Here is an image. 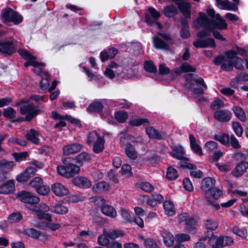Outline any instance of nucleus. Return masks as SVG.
Returning a JSON list of instances; mask_svg holds the SVG:
<instances>
[{
    "label": "nucleus",
    "mask_w": 248,
    "mask_h": 248,
    "mask_svg": "<svg viewBox=\"0 0 248 248\" xmlns=\"http://www.w3.org/2000/svg\"><path fill=\"white\" fill-rule=\"evenodd\" d=\"M147 134L150 138L160 139L162 138L161 135L157 130L153 127H149L146 129Z\"/></svg>",
    "instance_id": "3c124183"
},
{
    "label": "nucleus",
    "mask_w": 248,
    "mask_h": 248,
    "mask_svg": "<svg viewBox=\"0 0 248 248\" xmlns=\"http://www.w3.org/2000/svg\"><path fill=\"white\" fill-rule=\"evenodd\" d=\"M179 165L182 168H186L191 170L190 173L191 176L197 178H201L202 177V172L197 170L195 165L189 163L188 162L180 161Z\"/></svg>",
    "instance_id": "dca6fc26"
},
{
    "label": "nucleus",
    "mask_w": 248,
    "mask_h": 248,
    "mask_svg": "<svg viewBox=\"0 0 248 248\" xmlns=\"http://www.w3.org/2000/svg\"><path fill=\"white\" fill-rule=\"evenodd\" d=\"M208 243L212 248H223V237L222 236L217 237L213 235L209 238Z\"/></svg>",
    "instance_id": "a878e982"
},
{
    "label": "nucleus",
    "mask_w": 248,
    "mask_h": 248,
    "mask_svg": "<svg viewBox=\"0 0 248 248\" xmlns=\"http://www.w3.org/2000/svg\"><path fill=\"white\" fill-rule=\"evenodd\" d=\"M233 62V66L237 69H242L243 68V60L239 57H234L232 59Z\"/></svg>",
    "instance_id": "338daca9"
},
{
    "label": "nucleus",
    "mask_w": 248,
    "mask_h": 248,
    "mask_svg": "<svg viewBox=\"0 0 248 248\" xmlns=\"http://www.w3.org/2000/svg\"><path fill=\"white\" fill-rule=\"evenodd\" d=\"M52 117L54 119L60 120V122L57 123L55 125V127L56 128L61 130L62 127H64L66 125V123L64 121V120L65 119V116H61L57 112L53 111L52 112Z\"/></svg>",
    "instance_id": "58836bf2"
},
{
    "label": "nucleus",
    "mask_w": 248,
    "mask_h": 248,
    "mask_svg": "<svg viewBox=\"0 0 248 248\" xmlns=\"http://www.w3.org/2000/svg\"><path fill=\"white\" fill-rule=\"evenodd\" d=\"M81 147L82 145L78 143L69 144L63 148V152L65 155H71L79 152Z\"/></svg>",
    "instance_id": "c85d7f7f"
},
{
    "label": "nucleus",
    "mask_w": 248,
    "mask_h": 248,
    "mask_svg": "<svg viewBox=\"0 0 248 248\" xmlns=\"http://www.w3.org/2000/svg\"><path fill=\"white\" fill-rule=\"evenodd\" d=\"M217 5L220 9L222 10H232L235 12L238 10L237 6L228 0L224 1L221 0L217 3Z\"/></svg>",
    "instance_id": "c756f323"
},
{
    "label": "nucleus",
    "mask_w": 248,
    "mask_h": 248,
    "mask_svg": "<svg viewBox=\"0 0 248 248\" xmlns=\"http://www.w3.org/2000/svg\"><path fill=\"white\" fill-rule=\"evenodd\" d=\"M232 231L234 234L243 238L247 237L248 235L247 231L245 229H239L236 226L233 227Z\"/></svg>",
    "instance_id": "6e6d98bb"
},
{
    "label": "nucleus",
    "mask_w": 248,
    "mask_h": 248,
    "mask_svg": "<svg viewBox=\"0 0 248 248\" xmlns=\"http://www.w3.org/2000/svg\"><path fill=\"white\" fill-rule=\"evenodd\" d=\"M235 116L241 121L244 122L247 118L243 109L240 107L234 106L232 108Z\"/></svg>",
    "instance_id": "a18cd8bd"
},
{
    "label": "nucleus",
    "mask_w": 248,
    "mask_h": 248,
    "mask_svg": "<svg viewBox=\"0 0 248 248\" xmlns=\"http://www.w3.org/2000/svg\"><path fill=\"white\" fill-rule=\"evenodd\" d=\"M20 112L22 115H25L26 120L30 121L38 113L39 108L32 104L25 103L21 105Z\"/></svg>",
    "instance_id": "423d86ee"
},
{
    "label": "nucleus",
    "mask_w": 248,
    "mask_h": 248,
    "mask_svg": "<svg viewBox=\"0 0 248 248\" xmlns=\"http://www.w3.org/2000/svg\"><path fill=\"white\" fill-rule=\"evenodd\" d=\"M235 48V50H230L225 52V55L228 59H232L234 57H237L236 56L237 54L243 56L247 55L246 49L238 46H236Z\"/></svg>",
    "instance_id": "b1692460"
},
{
    "label": "nucleus",
    "mask_w": 248,
    "mask_h": 248,
    "mask_svg": "<svg viewBox=\"0 0 248 248\" xmlns=\"http://www.w3.org/2000/svg\"><path fill=\"white\" fill-rule=\"evenodd\" d=\"M1 17L4 21L7 22L12 21L15 24H19L23 20L21 16L10 8L2 11Z\"/></svg>",
    "instance_id": "0eeeda50"
},
{
    "label": "nucleus",
    "mask_w": 248,
    "mask_h": 248,
    "mask_svg": "<svg viewBox=\"0 0 248 248\" xmlns=\"http://www.w3.org/2000/svg\"><path fill=\"white\" fill-rule=\"evenodd\" d=\"M206 200L210 202L218 199L223 194L221 190L218 188H213L210 190L204 193Z\"/></svg>",
    "instance_id": "6ab92c4d"
},
{
    "label": "nucleus",
    "mask_w": 248,
    "mask_h": 248,
    "mask_svg": "<svg viewBox=\"0 0 248 248\" xmlns=\"http://www.w3.org/2000/svg\"><path fill=\"white\" fill-rule=\"evenodd\" d=\"M204 226L207 229L215 230L217 228L218 224L216 221L208 219L205 221Z\"/></svg>",
    "instance_id": "e2e57ef3"
},
{
    "label": "nucleus",
    "mask_w": 248,
    "mask_h": 248,
    "mask_svg": "<svg viewBox=\"0 0 248 248\" xmlns=\"http://www.w3.org/2000/svg\"><path fill=\"white\" fill-rule=\"evenodd\" d=\"M128 117L127 113L124 111H118L115 114V118L118 122L124 123L127 119Z\"/></svg>",
    "instance_id": "052dcab7"
},
{
    "label": "nucleus",
    "mask_w": 248,
    "mask_h": 248,
    "mask_svg": "<svg viewBox=\"0 0 248 248\" xmlns=\"http://www.w3.org/2000/svg\"><path fill=\"white\" fill-rule=\"evenodd\" d=\"M213 117L215 119L219 122H227L231 120L232 113L227 109L218 110L214 113Z\"/></svg>",
    "instance_id": "2eb2a0df"
},
{
    "label": "nucleus",
    "mask_w": 248,
    "mask_h": 248,
    "mask_svg": "<svg viewBox=\"0 0 248 248\" xmlns=\"http://www.w3.org/2000/svg\"><path fill=\"white\" fill-rule=\"evenodd\" d=\"M148 12L149 15L146 14L145 16L146 22L147 23L150 25H152L155 23L156 24L157 27L160 29L161 25L158 22H155V20L160 17V13L153 7H149L148 8Z\"/></svg>",
    "instance_id": "f8f14e48"
},
{
    "label": "nucleus",
    "mask_w": 248,
    "mask_h": 248,
    "mask_svg": "<svg viewBox=\"0 0 248 248\" xmlns=\"http://www.w3.org/2000/svg\"><path fill=\"white\" fill-rule=\"evenodd\" d=\"M101 211L103 214L111 218H115L117 215L115 209L106 204L101 207Z\"/></svg>",
    "instance_id": "72a5a7b5"
},
{
    "label": "nucleus",
    "mask_w": 248,
    "mask_h": 248,
    "mask_svg": "<svg viewBox=\"0 0 248 248\" xmlns=\"http://www.w3.org/2000/svg\"><path fill=\"white\" fill-rule=\"evenodd\" d=\"M98 243L103 246H108L109 244V237L107 233V231H104L103 234L98 237Z\"/></svg>",
    "instance_id": "13d9d810"
},
{
    "label": "nucleus",
    "mask_w": 248,
    "mask_h": 248,
    "mask_svg": "<svg viewBox=\"0 0 248 248\" xmlns=\"http://www.w3.org/2000/svg\"><path fill=\"white\" fill-rule=\"evenodd\" d=\"M248 169V162L241 161L237 164L235 168L231 171V175L237 178L242 176Z\"/></svg>",
    "instance_id": "4468645a"
},
{
    "label": "nucleus",
    "mask_w": 248,
    "mask_h": 248,
    "mask_svg": "<svg viewBox=\"0 0 248 248\" xmlns=\"http://www.w3.org/2000/svg\"><path fill=\"white\" fill-rule=\"evenodd\" d=\"M172 151L170 153L173 157L181 160V161H187L188 159L184 157L185 151L181 145H173Z\"/></svg>",
    "instance_id": "4be33fe9"
},
{
    "label": "nucleus",
    "mask_w": 248,
    "mask_h": 248,
    "mask_svg": "<svg viewBox=\"0 0 248 248\" xmlns=\"http://www.w3.org/2000/svg\"><path fill=\"white\" fill-rule=\"evenodd\" d=\"M216 20H210L203 13H200L199 16L193 23V26L196 29H199L200 27H203V30L197 33V36L202 38L209 36L211 32L216 30H225L227 28V24L224 19L217 14L215 15Z\"/></svg>",
    "instance_id": "f257e3e1"
},
{
    "label": "nucleus",
    "mask_w": 248,
    "mask_h": 248,
    "mask_svg": "<svg viewBox=\"0 0 248 248\" xmlns=\"http://www.w3.org/2000/svg\"><path fill=\"white\" fill-rule=\"evenodd\" d=\"M36 191L39 194L45 196L49 193L50 188L47 185H42L40 186L37 188V189H36Z\"/></svg>",
    "instance_id": "69168bd1"
},
{
    "label": "nucleus",
    "mask_w": 248,
    "mask_h": 248,
    "mask_svg": "<svg viewBox=\"0 0 248 248\" xmlns=\"http://www.w3.org/2000/svg\"><path fill=\"white\" fill-rule=\"evenodd\" d=\"M195 68L188 64L187 63H184L181 66L177 68V69L171 73V74L174 75H180L182 73L187 72H195Z\"/></svg>",
    "instance_id": "473e14b6"
},
{
    "label": "nucleus",
    "mask_w": 248,
    "mask_h": 248,
    "mask_svg": "<svg viewBox=\"0 0 248 248\" xmlns=\"http://www.w3.org/2000/svg\"><path fill=\"white\" fill-rule=\"evenodd\" d=\"M177 12V7L173 5L167 6L164 9V14L167 17H172L175 15Z\"/></svg>",
    "instance_id": "de8ad7c7"
},
{
    "label": "nucleus",
    "mask_w": 248,
    "mask_h": 248,
    "mask_svg": "<svg viewBox=\"0 0 248 248\" xmlns=\"http://www.w3.org/2000/svg\"><path fill=\"white\" fill-rule=\"evenodd\" d=\"M50 211L51 207L45 203H41L38 206L35 205L32 211L39 218H44L48 221H51V216L47 212Z\"/></svg>",
    "instance_id": "6e6552de"
},
{
    "label": "nucleus",
    "mask_w": 248,
    "mask_h": 248,
    "mask_svg": "<svg viewBox=\"0 0 248 248\" xmlns=\"http://www.w3.org/2000/svg\"><path fill=\"white\" fill-rule=\"evenodd\" d=\"M233 62L232 59L224 60L221 64V68L226 71H231L233 69Z\"/></svg>",
    "instance_id": "680f3d73"
},
{
    "label": "nucleus",
    "mask_w": 248,
    "mask_h": 248,
    "mask_svg": "<svg viewBox=\"0 0 248 248\" xmlns=\"http://www.w3.org/2000/svg\"><path fill=\"white\" fill-rule=\"evenodd\" d=\"M15 190L14 181L9 180L0 186V193L7 194L12 193Z\"/></svg>",
    "instance_id": "bb28decb"
},
{
    "label": "nucleus",
    "mask_w": 248,
    "mask_h": 248,
    "mask_svg": "<svg viewBox=\"0 0 248 248\" xmlns=\"http://www.w3.org/2000/svg\"><path fill=\"white\" fill-rule=\"evenodd\" d=\"M120 214L124 222H131L132 221L130 212L128 210L122 208L120 210Z\"/></svg>",
    "instance_id": "4d7b16f0"
},
{
    "label": "nucleus",
    "mask_w": 248,
    "mask_h": 248,
    "mask_svg": "<svg viewBox=\"0 0 248 248\" xmlns=\"http://www.w3.org/2000/svg\"><path fill=\"white\" fill-rule=\"evenodd\" d=\"M215 140H218L222 144L229 145H230V139L229 135L222 133L219 135H216L214 136Z\"/></svg>",
    "instance_id": "09e8293b"
},
{
    "label": "nucleus",
    "mask_w": 248,
    "mask_h": 248,
    "mask_svg": "<svg viewBox=\"0 0 248 248\" xmlns=\"http://www.w3.org/2000/svg\"><path fill=\"white\" fill-rule=\"evenodd\" d=\"M189 140L190 147L192 150L197 155H201L202 154L201 147L197 143L196 140L193 135H189Z\"/></svg>",
    "instance_id": "e433bc0d"
},
{
    "label": "nucleus",
    "mask_w": 248,
    "mask_h": 248,
    "mask_svg": "<svg viewBox=\"0 0 248 248\" xmlns=\"http://www.w3.org/2000/svg\"><path fill=\"white\" fill-rule=\"evenodd\" d=\"M74 184L79 187L88 188L91 186V181L85 177H78L74 180Z\"/></svg>",
    "instance_id": "f704fd0d"
},
{
    "label": "nucleus",
    "mask_w": 248,
    "mask_h": 248,
    "mask_svg": "<svg viewBox=\"0 0 248 248\" xmlns=\"http://www.w3.org/2000/svg\"><path fill=\"white\" fill-rule=\"evenodd\" d=\"M87 141L89 145L93 146V151L95 153L101 152L104 148V137L100 135L95 131H91L89 133Z\"/></svg>",
    "instance_id": "f03ea898"
},
{
    "label": "nucleus",
    "mask_w": 248,
    "mask_h": 248,
    "mask_svg": "<svg viewBox=\"0 0 248 248\" xmlns=\"http://www.w3.org/2000/svg\"><path fill=\"white\" fill-rule=\"evenodd\" d=\"M15 51L12 41H0V53L10 55Z\"/></svg>",
    "instance_id": "a211bd4d"
},
{
    "label": "nucleus",
    "mask_w": 248,
    "mask_h": 248,
    "mask_svg": "<svg viewBox=\"0 0 248 248\" xmlns=\"http://www.w3.org/2000/svg\"><path fill=\"white\" fill-rule=\"evenodd\" d=\"M153 40L155 48L164 50L169 49V46L158 37H154Z\"/></svg>",
    "instance_id": "a19ab883"
},
{
    "label": "nucleus",
    "mask_w": 248,
    "mask_h": 248,
    "mask_svg": "<svg viewBox=\"0 0 248 248\" xmlns=\"http://www.w3.org/2000/svg\"><path fill=\"white\" fill-rule=\"evenodd\" d=\"M23 233L34 239H37L40 235V232L33 228L26 229L23 231Z\"/></svg>",
    "instance_id": "8fccbe9b"
},
{
    "label": "nucleus",
    "mask_w": 248,
    "mask_h": 248,
    "mask_svg": "<svg viewBox=\"0 0 248 248\" xmlns=\"http://www.w3.org/2000/svg\"><path fill=\"white\" fill-rule=\"evenodd\" d=\"M51 189L57 196L62 197L68 194L69 192L68 189L60 183H56L51 186Z\"/></svg>",
    "instance_id": "412c9836"
},
{
    "label": "nucleus",
    "mask_w": 248,
    "mask_h": 248,
    "mask_svg": "<svg viewBox=\"0 0 248 248\" xmlns=\"http://www.w3.org/2000/svg\"><path fill=\"white\" fill-rule=\"evenodd\" d=\"M39 133L33 129H30L26 134V137L27 140L32 143L38 145L40 142Z\"/></svg>",
    "instance_id": "2f4dec72"
},
{
    "label": "nucleus",
    "mask_w": 248,
    "mask_h": 248,
    "mask_svg": "<svg viewBox=\"0 0 248 248\" xmlns=\"http://www.w3.org/2000/svg\"><path fill=\"white\" fill-rule=\"evenodd\" d=\"M18 198L21 202L26 204L28 209L32 211L34 204L38 203L40 201V199L37 197L32 195L30 192L22 191L18 194Z\"/></svg>",
    "instance_id": "39448f33"
},
{
    "label": "nucleus",
    "mask_w": 248,
    "mask_h": 248,
    "mask_svg": "<svg viewBox=\"0 0 248 248\" xmlns=\"http://www.w3.org/2000/svg\"><path fill=\"white\" fill-rule=\"evenodd\" d=\"M109 187L110 186L107 182L101 181L93 185V190L95 192L98 193L107 191L109 189Z\"/></svg>",
    "instance_id": "4c0bfd02"
},
{
    "label": "nucleus",
    "mask_w": 248,
    "mask_h": 248,
    "mask_svg": "<svg viewBox=\"0 0 248 248\" xmlns=\"http://www.w3.org/2000/svg\"><path fill=\"white\" fill-rule=\"evenodd\" d=\"M38 75H40L42 78V79L40 81V87L41 89H48L49 92L55 89L57 85V81L56 80H54L53 82L52 85L49 87V76L47 72L43 71L42 69H41L40 72V74Z\"/></svg>",
    "instance_id": "9b49d317"
},
{
    "label": "nucleus",
    "mask_w": 248,
    "mask_h": 248,
    "mask_svg": "<svg viewBox=\"0 0 248 248\" xmlns=\"http://www.w3.org/2000/svg\"><path fill=\"white\" fill-rule=\"evenodd\" d=\"M178 220L180 223H184L187 230H192L196 227V221L195 218L188 217L186 213L181 214L178 216Z\"/></svg>",
    "instance_id": "ddd939ff"
},
{
    "label": "nucleus",
    "mask_w": 248,
    "mask_h": 248,
    "mask_svg": "<svg viewBox=\"0 0 248 248\" xmlns=\"http://www.w3.org/2000/svg\"><path fill=\"white\" fill-rule=\"evenodd\" d=\"M51 212L57 214H65L68 212V208L61 204L51 206Z\"/></svg>",
    "instance_id": "37998d69"
},
{
    "label": "nucleus",
    "mask_w": 248,
    "mask_h": 248,
    "mask_svg": "<svg viewBox=\"0 0 248 248\" xmlns=\"http://www.w3.org/2000/svg\"><path fill=\"white\" fill-rule=\"evenodd\" d=\"M178 177L177 171L172 167L168 168L166 177L169 180H173L176 179Z\"/></svg>",
    "instance_id": "5fc2aeb1"
},
{
    "label": "nucleus",
    "mask_w": 248,
    "mask_h": 248,
    "mask_svg": "<svg viewBox=\"0 0 248 248\" xmlns=\"http://www.w3.org/2000/svg\"><path fill=\"white\" fill-rule=\"evenodd\" d=\"M92 159L91 155L85 152H83L78 155L76 158V161L80 165H82L84 163L90 161Z\"/></svg>",
    "instance_id": "c03bdc74"
},
{
    "label": "nucleus",
    "mask_w": 248,
    "mask_h": 248,
    "mask_svg": "<svg viewBox=\"0 0 248 248\" xmlns=\"http://www.w3.org/2000/svg\"><path fill=\"white\" fill-rule=\"evenodd\" d=\"M160 234L163 238L164 243L167 247H170L174 242V237L169 231L163 230L160 231Z\"/></svg>",
    "instance_id": "7c9ffc66"
},
{
    "label": "nucleus",
    "mask_w": 248,
    "mask_h": 248,
    "mask_svg": "<svg viewBox=\"0 0 248 248\" xmlns=\"http://www.w3.org/2000/svg\"><path fill=\"white\" fill-rule=\"evenodd\" d=\"M43 180L40 177L34 178L30 183V185L37 189V188L43 184Z\"/></svg>",
    "instance_id": "0e129e2a"
},
{
    "label": "nucleus",
    "mask_w": 248,
    "mask_h": 248,
    "mask_svg": "<svg viewBox=\"0 0 248 248\" xmlns=\"http://www.w3.org/2000/svg\"><path fill=\"white\" fill-rule=\"evenodd\" d=\"M143 198L146 200L147 204L152 207L155 206L158 202H161L164 199L162 195L156 193H153L151 197L149 198L145 196H144Z\"/></svg>",
    "instance_id": "5701e85b"
},
{
    "label": "nucleus",
    "mask_w": 248,
    "mask_h": 248,
    "mask_svg": "<svg viewBox=\"0 0 248 248\" xmlns=\"http://www.w3.org/2000/svg\"><path fill=\"white\" fill-rule=\"evenodd\" d=\"M93 236V233L91 231H82L80 232L79 237L75 239V241L78 240L82 241H88Z\"/></svg>",
    "instance_id": "864d4df0"
},
{
    "label": "nucleus",
    "mask_w": 248,
    "mask_h": 248,
    "mask_svg": "<svg viewBox=\"0 0 248 248\" xmlns=\"http://www.w3.org/2000/svg\"><path fill=\"white\" fill-rule=\"evenodd\" d=\"M120 67V66L115 62H110L104 71L105 76L110 79H113L116 75L118 74L117 70Z\"/></svg>",
    "instance_id": "f3484780"
},
{
    "label": "nucleus",
    "mask_w": 248,
    "mask_h": 248,
    "mask_svg": "<svg viewBox=\"0 0 248 248\" xmlns=\"http://www.w3.org/2000/svg\"><path fill=\"white\" fill-rule=\"evenodd\" d=\"M18 53L24 59L27 60V62L24 63V66L27 67L29 65H32L34 67L33 72L36 74H40L42 69L40 66H44L45 64L36 62V58L32 56L27 50H19Z\"/></svg>",
    "instance_id": "7ed1b4c3"
},
{
    "label": "nucleus",
    "mask_w": 248,
    "mask_h": 248,
    "mask_svg": "<svg viewBox=\"0 0 248 248\" xmlns=\"http://www.w3.org/2000/svg\"><path fill=\"white\" fill-rule=\"evenodd\" d=\"M202 85L205 89H207V86L203 79L202 78H194L189 82H187L186 86L195 94H202L203 92V89L199 86Z\"/></svg>",
    "instance_id": "1a4fd4ad"
},
{
    "label": "nucleus",
    "mask_w": 248,
    "mask_h": 248,
    "mask_svg": "<svg viewBox=\"0 0 248 248\" xmlns=\"http://www.w3.org/2000/svg\"><path fill=\"white\" fill-rule=\"evenodd\" d=\"M163 208L165 215L172 216L176 214V210L173 202L170 200H166L163 203Z\"/></svg>",
    "instance_id": "cd10ccee"
},
{
    "label": "nucleus",
    "mask_w": 248,
    "mask_h": 248,
    "mask_svg": "<svg viewBox=\"0 0 248 248\" xmlns=\"http://www.w3.org/2000/svg\"><path fill=\"white\" fill-rule=\"evenodd\" d=\"M181 36L184 39L187 38L190 36L188 22L186 20L182 21Z\"/></svg>",
    "instance_id": "79ce46f5"
},
{
    "label": "nucleus",
    "mask_w": 248,
    "mask_h": 248,
    "mask_svg": "<svg viewBox=\"0 0 248 248\" xmlns=\"http://www.w3.org/2000/svg\"><path fill=\"white\" fill-rule=\"evenodd\" d=\"M57 170L60 175L66 178L73 177L80 170L79 167L73 163L68 164L64 166H59L57 167Z\"/></svg>",
    "instance_id": "20e7f679"
},
{
    "label": "nucleus",
    "mask_w": 248,
    "mask_h": 248,
    "mask_svg": "<svg viewBox=\"0 0 248 248\" xmlns=\"http://www.w3.org/2000/svg\"><path fill=\"white\" fill-rule=\"evenodd\" d=\"M125 153L129 158L133 160L136 159L138 156L137 153L134 147L129 143L126 144Z\"/></svg>",
    "instance_id": "ea45409f"
},
{
    "label": "nucleus",
    "mask_w": 248,
    "mask_h": 248,
    "mask_svg": "<svg viewBox=\"0 0 248 248\" xmlns=\"http://www.w3.org/2000/svg\"><path fill=\"white\" fill-rule=\"evenodd\" d=\"M216 180L211 177L204 178L202 182L201 188L202 192L205 193L214 187Z\"/></svg>",
    "instance_id": "393cba45"
},
{
    "label": "nucleus",
    "mask_w": 248,
    "mask_h": 248,
    "mask_svg": "<svg viewBox=\"0 0 248 248\" xmlns=\"http://www.w3.org/2000/svg\"><path fill=\"white\" fill-rule=\"evenodd\" d=\"M178 7L182 14L187 18L190 17L191 5L189 3L182 2L179 4Z\"/></svg>",
    "instance_id": "c9c22d12"
},
{
    "label": "nucleus",
    "mask_w": 248,
    "mask_h": 248,
    "mask_svg": "<svg viewBox=\"0 0 248 248\" xmlns=\"http://www.w3.org/2000/svg\"><path fill=\"white\" fill-rule=\"evenodd\" d=\"M35 171L36 170L33 167H28L23 172L16 176V180L18 182L27 181L34 175Z\"/></svg>",
    "instance_id": "aec40b11"
},
{
    "label": "nucleus",
    "mask_w": 248,
    "mask_h": 248,
    "mask_svg": "<svg viewBox=\"0 0 248 248\" xmlns=\"http://www.w3.org/2000/svg\"><path fill=\"white\" fill-rule=\"evenodd\" d=\"M103 108V104L100 101H94L87 108V110L89 112H99L101 111Z\"/></svg>",
    "instance_id": "49530a36"
},
{
    "label": "nucleus",
    "mask_w": 248,
    "mask_h": 248,
    "mask_svg": "<svg viewBox=\"0 0 248 248\" xmlns=\"http://www.w3.org/2000/svg\"><path fill=\"white\" fill-rule=\"evenodd\" d=\"M118 52L117 50L115 48H111L107 51L101 52L100 53V57L101 61L104 62L105 61V58L104 57V55L106 54L108 57L110 58H113L115 56Z\"/></svg>",
    "instance_id": "603ef678"
},
{
    "label": "nucleus",
    "mask_w": 248,
    "mask_h": 248,
    "mask_svg": "<svg viewBox=\"0 0 248 248\" xmlns=\"http://www.w3.org/2000/svg\"><path fill=\"white\" fill-rule=\"evenodd\" d=\"M14 166L15 163L13 161H0V182L4 181L9 177L8 172Z\"/></svg>",
    "instance_id": "9d476101"
},
{
    "label": "nucleus",
    "mask_w": 248,
    "mask_h": 248,
    "mask_svg": "<svg viewBox=\"0 0 248 248\" xmlns=\"http://www.w3.org/2000/svg\"><path fill=\"white\" fill-rule=\"evenodd\" d=\"M232 127L235 134L238 137H241L243 134V128L240 124L238 122H233L232 123Z\"/></svg>",
    "instance_id": "bf43d9fd"
},
{
    "label": "nucleus",
    "mask_w": 248,
    "mask_h": 248,
    "mask_svg": "<svg viewBox=\"0 0 248 248\" xmlns=\"http://www.w3.org/2000/svg\"><path fill=\"white\" fill-rule=\"evenodd\" d=\"M28 155V153L26 151L20 153H14L13 154V157L16 161H20L25 160Z\"/></svg>",
    "instance_id": "774afa93"
}]
</instances>
